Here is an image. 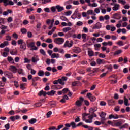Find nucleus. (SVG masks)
I'll return each instance as SVG.
<instances>
[{
    "instance_id": "0eeeda50",
    "label": "nucleus",
    "mask_w": 130,
    "mask_h": 130,
    "mask_svg": "<svg viewBox=\"0 0 130 130\" xmlns=\"http://www.w3.org/2000/svg\"><path fill=\"white\" fill-rule=\"evenodd\" d=\"M73 52H75V53H80V52H82V50L81 48L76 47L74 49H73Z\"/></svg>"
},
{
    "instance_id": "2eb2a0df",
    "label": "nucleus",
    "mask_w": 130,
    "mask_h": 130,
    "mask_svg": "<svg viewBox=\"0 0 130 130\" xmlns=\"http://www.w3.org/2000/svg\"><path fill=\"white\" fill-rule=\"evenodd\" d=\"M119 8V5L117 4H115L114 7H113V11H117Z\"/></svg>"
},
{
    "instance_id": "e2e57ef3",
    "label": "nucleus",
    "mask_w": 130,
    "mask_h": 130,
    "mask_svg": "<svg viewBox=\"0 0 130 130\" xmlns=\"http://www.w3.org/2000/svg\"><path fill=\"white\" fill-rule=\"evenodd\" d=\"M7 60H8L9 62H11V61H13L14 59H13V58L12 57H8L7 58Z\"/></svg>"
},
{
    "instance_id": "e433bc0d",
    "label": "nucleus",
    "mask_w": 130,
    "mask_h": 130,
    "mask_svg": "<svg viewBox=\"0 0 130 130\" xmlns=\"http://www.w3.org/2000/svg\"><path fill=\"white\" fill-rule=\"evenodd\" d=\"M99 57H101L102 58H105L106 57L105 54H102V53L99 54Z\"/></svg>"
},
{
    "instance_id": "4d7b16f0",
    "label": "nucleus",
    "mask_w": 130,
    "mask_h": 130,
    "mask_svg": "<svg viewBox=\"0 0 130 130\" xmlns=\"http://www.w3.org/2000/svg\"><path fill=\"white\" fill-rule=\"evenodd\" d=\"M118 16H119V14L118 13H115L113 15V17L114 19H117V17H118Z\"/></svg>"
},
{
    "instance_id": "0e129e2a",
    "label": "nucleus",
    "mask_w": 130,
    "mask_h": 130,
    "mask_svg": "<svg viewBox=\"0 0 130 130\" xmlns=\"http://www.w3.org/2000/svg\"><path fill=\"white\" fill-rule=\"evenodd\" d=\"M12 36L14 37V38H16V39L18 38V34H17L16 32L14 33L12 35Z\"/></svg>"
},
{
    "instance_id": "423d86ee",
    "label": "nucleus",
    "mask_w": 130,
    "mask_h": 130,
    "mask_svg": "<svg viewBox=\"0 0 130 130\" xmlns=\"http://www.w3.org/2000/svg\"><path fill=\"white\" fill-rule=\"evenodd\" d=\"M58 83L59 84L61 85V86H64V82H61V79H60V78L58 79L57 80H55L53 82V84H54V85H57Z\"/></svg>"
},
{
    "instance_id": "5701e85b",
    "label": "nucleus",
    "mask_w": 130,
    "mask_h": 130,
    "mask_svg": "<svg viewBox=\"0 0 130 130\" xmlns=\"http://www.w3.org/2000/svg\"><path fill=\"white\" fill-rule=\"evenodd\" d=\"M62 92L63 94H67L68 92H70V90L69 89V88H65L62 90Z\"/></svg>"
},
{
    "instance_id": "58836bf2",
    "label": "nucleus",
    "mask_w": 130,
    "mask_h": 130,
    "mask_svg": "<svg viewBox=\"0 0 130 130\" xmlns=\"http://www.w3.org/2000/svg\"><path fill=\"white\" fill-rule=\"evenodd\" d=\"M117 44L119 45V46H123V42L122 41H119L117 42Z\"/></svg>"
},
{
    "instance_id": "ddd939ff",
    "label": "nucleus",
    "mask_w": 130,
    "mask_h": 130,
    "mask_svg": "<svg viewBox=\"0 0 130 130\" xmlns=\"http://www.w3.org/2000/svg\"><path fill=\"white\" fill-rule=\"evenodd\" d=\"M112 118H114V119H117V118H118V115H116L115 116L112 114L110 115L109 116V119H111Z\"/></svg>"
},
{
    "instance_id": "774afa93",
    "label": "nucleus",
    "mask_w": 130,
    "mask_h": 130,
    "mask_svg": "<svg viewBox=\"0 0 130 130\" xmlns=\"http://www.w3.org/2000/svg\"><path fill=\"white\" fill-rule=\"evenodd\" d=\"M71 54H65V57L66 58H71Z\"/></svg>"
},
{
    "instance_id": "79ce46f5",
    "label": "nucleus",
    "mask_w": 130,
    "mask_h": 130,
    "mask_svg": "<svg viewBox=\"0 0 130 130\" xmlns=\"http://www.w3.org/2000/svg\"><path fill=\"white\" fill-rule=\"evenodd\" d=\"M107 70H109V71H110V72L112 71V65L110 64L107 67Z\"/></svg>"
},
{
    "instance_id": "4be33fe9",
    "label": "nucleus",
    "mask_w": 130,
    "mask_h": 130,
    "mask_svg": "<svg viewBox=\"0 0 130 130\" xmlns=\"http://www.w3.org/2000/svg\"><path fill=\"white\" fill-rule=\"evenodd\" d=\"M122 52V50H118L117 51H116L115 53H114V55H118V54H120Z\"/></svg>"
},
{
    "instance_id": "bb28decb",
    "label": "nucleus",
    "mask_w": 130,
    "mask_h": 130,
    "mask_svg": "<svg viewBox=\"0 0 130 130\" xmlns=\"http://www.w3.org/2000/svg\"><path fill=\"white\" fill-rule=\"evenodd\" d=\"M88 54L89 56H94V51H88Z\"/></svg>"
},
{
    "instance_id": "f8f14e48",
    "label": "nucleus",
    "mask_w": 130,
    "mask_h": 130,
    "mask_svg": "<svg viewBox=\"0 0 130 130\" xmlns=\"http://www.w3.org/2000/svg\"><path fill=\"white\" fill-rule=\"evenodd\" d=\"M56 9H57L58 12H61L62 11H63V10H64L63 7H61L59 5H56Z\"/></svg>"
},
{
    "instance_id": "4468645a",
    "label": "nucleus",
    "mask_w": 130,
    "mask_h": 130,
    "mask_svg": "<svg viewBox=\"0 0 130 130\" xmlns=\"http://www.w3.org/2000/svg\"><path fill=\"white\" fill-rule=\"evenodd\" d=\"M96 62H97L98 64L100 65V64H101V63H105V60H102L100 58H98L96 60Z\"/></svg>"
},
{
    "instance_id": "c9c22d12",
    "label": "nucleus",
    "mask_w": 130,
    "mask_h": 130,
    "mask_svg": "<svg viewBox=\"0 0 130 130\" xmlns=\"http://www.w3.org/2000/svg\"><path fill=\"white\" fill-rule=\"evenodd\" d=\"M40 53H41V54H42L43 55H46L45 51H44V50L42 49L40 50Z\"/></svg>"
},
{
    "instance_id": "a19ab883",
    "label": "nucleus",
    "mask_w": 130,
    "mask_h": 130,
    "mask_svg": "<svg viewBox=\"0 0 130 130\" xmlns=\"http://www.w3.org/2000/svg\"><path fill=\"white\" fill-rule=\"evenodd\" d=\"M64 14L66 16H70L72 14V11L69 10L66 12H64Z\"/></svg>"
},
{
    "instance_id": "ea45409f",
    "label": "nucleus",
    "mask_w": 130,
    "mask_h": 130,
    "mask_svg": "<svg viewBox=\"0 0 130 130\" xmlns=\"http://www.w3.org/2000/svg\"><path fill=\"white\" fill-rule=\"evenodd\" d=\"M60 80H61V82H64V81H67V80H68V78L66 76H63L61 77Z\"/></svg>"
},
{
    "instance_id": "393cba45",
    "label": "nucleus",
    "mask_w": 130,
    "mask_h": 130,
    "mask_svg": "<svg viewBox=\"0 0 130 130\" xmlns=\"http://www.w3.org/2000/svg\"><path fill=\"white\" fill-rule=\"evenodd\" d=\"M71 29H72V28H71V27H65V28H63L62 31H63V32H68V31H70Z\"/></svg>"
},
{
    "instance_id": "3c124183",
    "label": "nucleus",
    "mask_w": 130,
    "mask_h": 130,
    "mask_svg": "<svg viewBox=\"0 0 130 130\" xmlns=\"http://www.w3.org/2000/svg\"><path fill=\"white\" fill-rule=\"evenodd\" d=\"M82 38L84 39V40H86L87 38V35L86 34H82Z\"/></svg>"
},
{
    "instance_id": "a211bd4d",
    "label": "nucleus",
    "mask_w": 130,
    "mask_h": 130,
    "mask_svg": "<svg viewBox=\"0 0 130 130\" xmlns=\"http://www.w3.org/2000/svg\"><path fill=\"white\" fill-rule=\"evenodd\" d=\"M28 121L30 124H34V123H35V122H36V121H37V119H36L35 118H32Z\"/></svg>"
},
{
    "instance_id": "13d9d810",
    "label": "nucleus",
    "mask_w": 130,
    "mask_h": 130,
    "mask_svg": "<svg viewBox=\"0 0 130 130\" xmlns=\"http://www.w3.org/2000/svg\"><path fill=\"white\" fill-rule=\"evenodd\" d=\"M14 86L16 87V88H18L19 87V84L18 83L17 81H14Z\"/></svg>"
},
{
    "instance_id": "c03bdc74",
    "label": "nucleus",
    "mask_w": 130,
    "mask_h": 130,
    "mask_svg": "<svg viewBox=\"0 0 130 130\" xmlns=\"http://www.w3.org/2000/svg\"><path fill=\"white\" fill-rule=\"evenodd\" d=\"M118 2L120 3V4H122V5H125L126 4V2L123 0H118Z\"/></svg>"
},
{
    "instance_id": "dca6fc26",
    "label": "nucleus",
    "mask_w": 130,
    "mask_h": 130,
    "mask_svg": "<svg viewBox=\"0 0 130 130\" xmlns=\"http://www.w3.org/2000/svg\"><path fill=\"white\" fill-rule=\"evenodd\" d=\"M124 105L126 106H128V105H129V104H128V100L125 96L124 97Z\"/></svg>"
},
{
    "instance_id": "f257e3e1",
    "label": "nucleus",
    "mask_w": 130,
    "mask_h": 130,
    "mask_svg": "<svg viewBox=\"0 0 130 130\" xmlns=\"http://www.w3.org/2000/svg\"><path fill=\"white\" fill-rule=\"evenodd\" d=\"M96 110L93 108H90L89 110V113H84L82 114V120L87 123L93 122V118L96 117L97 115L95 113Z\"/></svg>"
},
{
    "instance_id": "473e14b6",
    "label": "nucleus",
    "mask_w": 130,
    "mask_h": 130,
    "mask_svg": "<svg viewBox=\"0 0 130 130\" xmlns=\"http://www.w3.org/2000/svg\"><path fill=\"white\" fill-rule=\"evenodd\" d=\"M21 32L22 34H26V33H27V29L26 28H22Z\"/></svg>"
},
{
    "instance_id": "20e7f679",
    "label": "nucleus",
    "mask_w": 130,
    "mask_h": 130,
    "mask_svg": "<svg viewBox=\"0 0 130 130\" xmlns=\"http://www.w3.org/2000/svg\"><path fill=\"white\" fill-rule=\"evenodd\" d=\"M27 47H31V48L30 50H37L38 48L37 47L35 46V42H31L30 43L27 45Z\"/></svg>"
},
{
    "instance_id": "b1692460",
    "label": "nucleus",
    "mask_w": 130,
    "mask_h": 130,
    "mask_svg": "<svg viewBox=\"0 0 130 130\" xmlns=\"http://www.w3.org/2000/svg\"><path fill=\"white\" fill-rule=\"evenodd\" d=\"M121 124H122V123L121 122H120V121L117 122L114 124L113 126H120V125H121Z\"/></svg>"
},
{
    "instance_id": "412c9836",
    "label": "nucleus",
    "mask_w": 130,
    "mask_h": 130,
    "mask_svg": "<svg viewBox=\"0 0 130 130\" xmlns=\"http://www.w3.org/2000/svg\"><path fill=\"white\" fill-rule=\"evenodd\" d=\"M65 127H64L62 130H69V127H70L71 126V123L69 124V123H66L65 124Z\"/></svg>"
},
{
    "instance_id": "680f3d73",
    "label": "nucleus",
    "mask_w": 130,
    "mask_h": 130,
    "mask_svg": "<svg viewBox=\"0 0 130 130\" xmlns=\"http://www.w3.org/2000/svg\"><path fill=\"white\" fill-rule=\"evenodd\" d=\"M76 25H77V26H82L83 25V22L78 21L77 22Z\"/></svg>"
},
{
    "instance_id": "bf43d9fd",
    "label": "nucleus",
    "mask_w": 130,
    "mask_h": 130,
    "mask_svg": "<svg viewBox=\"0 0 130 130\" xmlns=\"http://www.w3.org/2000/svg\"><path fill=\"white\" fill-rule=\"evenodd\" d=\"M8 114L14 115V114H15V111L14 110H11L8 112Z\"/></svg>"
},
{
    "instance_id": "5fc2aeb1",
    "label": "nucleus",
    "mask_w": 130,
    "mask_h": 130,
    "mask_svg": "<svg viewBox=\"0 0 130 130\" xmlns=\"http://www.w3.org/2000/svg\"><path fill=\"white\" fill-rule=\"evenodd\" d=\"M56 7L53 6L51 8V10L53 12V13H54V12H56Z\"/></svg>"
},
{
    "instance_id": "4c0bfd02",
    "label": "nucleus",
    "mask_w": 130,
    "mask_h": 130,
    "mask_svg": "<svg viewBox=\"0 0 130 130\" xmlns=\"http://www.w3.org/2000/svg\"><path fill=\"white\" fill-rule=\"evenodd\" d=\"M84 104H85L86 105V106H89V105H90V102H89L88 101V100H86L84 99Z\"/></svg>"
},
{
    "instance_id": "72a5a7b5",
    "label": "nucleus",
    "mask_w": 130,
    "mask_h": 130,
    "mask_svg": "<svg viewBox=\"0 0 130 130\" xmlns=\"http://www.w3.org/2000/svg\"><path fill=\"white\" fill-rule=\"evenodd\" d=\"M31 62V60H29L28 59V58H24V63H30Z\"/></svg>"
},
{
    "instance_id": "39448f33",
    "label": "nucleus",
    "mask_w": 130,
    "mask_h": 130,
    "mask_svg": "<svg viewBox=\"0 0 130 130\" xmlns=\"http://www.w3.org/2000/svg\"><path fill=\"white\" fill-rule=\"evenodd\" d=\"M86 97L90 100V101L93 102L96 100V97L92 95V93L88 92L86 94Z\"/></svg>"
},
{
    "instance_id": "f3484780",
    "label": "nucleus",
    "mask_w": 130,
    "mask_h": 130,
    "mask_svg": "<svg viewBox=\"0 0 130 130\" xmlns=\"http://www.w3.org/2000/svg\"><path fill=\"white\" fill-rule=\"evenodd\" d=\"M20 48L21 49H23V50H26V43H23V44H22V45H20Z\"/></svg>"
},
{
    "instance_id": "7ed1b4c3",
    "label": "nucleus",
    "mask_w": 130,
    "mask_h": 130,
    "mask_svg": "<svg viewBox=\"0 0 130 130\" xmlns=\"http://www.w3.org/2000/svg\"><path fill=\"white\" fill-rule=\"evenodd\" d=\"M84 101V98L83 97H80L79 100H77L75 102V105L76 106H78V107H81L82 106V103Z\"/></svg>"
},
{
    "instance_id": "c756f323",
    "label": "nucleus",
    "mask_w": 130,
    "mask_h": 130,
    "mask_svg": "<svg viewBox=\"0 0 130 130\" xmlns=\"http://www.w3.org/2000/svg\"><path fill=\"white\" fill-rule=\"evenodd\" d=\"M60 19L62 21H67V22H69V19H68V18H67V17H66L65 16H61Z\"/></svg>"
},
{
    "instance_id": "f03ea898",
    "label": "nucleus",
    "mask_w": 130,
    "mask_h": 130,
    "mask_svg": "<svg viewBox=\"0 0 130 130\" xmlns=\"http://www.w3.org/2000/svg\"><path fill=\"white\" fill-rule=\"evenodd\" d=\"M54 42L56 44H62L64 42V39L62 38H57L54 39Z\"/></svg>"
},
{
    "instance_id": "49530a36",
    "label": "nucleus",
    "mask_w": 130,
    "mask_h": 130,
    "mask_svg": "<svg viewBox=\"0 0 130 130\" xmlns=\"http://www.w3.org/2000/svg\"><path fill=\"white\" fill-rule=\"evenodd\" d=\"M47 43H51L52 42V40L50 38H48L45 41Z\"/></svg>"
},
{
    "instance_id": "6e6552de",
    "label": "nucleus",
    "mask_w": 130,
    "mask_h": 130,
    "mask_svg": "<svg viewBox=\"0 0 130 130\" xmlns=\"http://www.w3.org/2000/svg\"><path fill=\"white\" fill-rule=\"evenodd\" d=\"M10 70L11 71H12V72L14 73V74H16V73H17V70H18L17 69V68L15 66H10Z\"/></svg>"
},
{
    "instance_id": "9b49d317",
    "label": "nucleus",
    "mask_w": 130,
    "mask_h": 130,
    "mask_svg": "<svg viewBox=\"0 0 130 130\" xmlns=\"http://www.w3.org/2000/svg\"><path fill=\"white\" fill-rule=\"evenodd\" d=\"M55 93H56V91L52 90L51 91L47 92V95H48V96H54Z\"/></svg>"
},
{
    "instance_id": "cd10ccee",
    "label": "nucleus",
    "mask_w": 130,
    "mask_h": 130,
    "mask_svg": "<svg viewBox=\"0 0 130 130\" xmlns=\"http://www.w3.org/2000/svg\"><path fill=\"white\" fill-rule=\"evenodd\" d=\"M38 80H40V77L37 76V77H35L32 78V82H36V81H38Z\"/></svg>"
},
{
    "instance_id": "9d476101",
    "label": "nucleus",
    "mask_w": 130,
    "mask_h": 130,
    "mask_svg": "<svg viewBox=\"0 0 130 130\" xmlns=\"http://www.w3.org/2000/svg\"><path fill=\"white\" fill-rule=\"evenodd\" d=\"M44 96V97H45L46 95H47V92L46 91H44L43 90H41L39 93H38L39 96Z\"/></svg>"
},
{
    "instance_id": "09e8293b",
    "label": "nucleus",
    "mask_w": 130,
    "mask_h": 130,
    "mask_svg": "<svg viewBox=\"0 0 130 130\" xmlns=\"http://www.w3.org/2000/svg\"><path fill=\"white\" fill-rule=\"evenodd\" d=\"M100 105L101 106H105V105H106V102L104 101H101L100 103Z\"/></svg>"
},
{
    "instance_id": "338daca9",
    "label": "nucleus",
    "mask_w": 130,
    "mask_h": 130,
    "mask_svg": "<svg viewBox=\"0 0 130 130\" xmlns=\"http://www.w3.org/2000/svg\"><path fill=\"white\" fill-rule=\"evenodd\" d=\"M94 124H95V125H100L101 124V122L95 121L94 122Z\"/></svg>"
},
{
    "instance_id": "6ab92c4d",
    "label": "nucleus",
    "mask_w": 130,
    "mask_h": 130,
    "mask_svg": "<svg viewBox=\"0 0 130 130\" xmlns=\"http://www.w3.org/2000/svg\"><path fill=\"white\" fill-rule=\"evenodd\" d=\"M86 14H87V15H93V16H96V14L93 13L92 10H89L86 12Z\"/></svg>"
},
{
    "instance_id": "a18cd8bd",
    "label": "nucleus",
    "mask_w": 130,
    "mask_h": 130,
    "mask_svg": "<svg viewBox=\"0 0 130 130\" xmlns=\"http://www.w3.org/2000/svg\"><path fill=\"white\" fill-rule=\"evenodd\" d=\"M27 36L29 38H31L32 36H33V34L30 31H28L27 32Z\"/></svg>"
},
{
    "instance_id": "052dcab7",
    "label": "nucleus",
    "mask_w": 130,
    "mask_h": 130,
    "mask_svg": "<svg viewBox=\"0 0 130 130\" xmlns=\"http://www.w3.org/2000/svg\"><path fill=\"white\" fill-rule=\"evenodd\" d=\"M119 98V96L117 93H115L114 95V99H118Z\"/></svg>"
},
{
    "instance_id": "1a4fd4ad",
    "label": "nucleus",
    "mask_w": 130,
    "mask_h": 130,
    "mask_svg": "<svg viewBox=\"0 0 130 130\" xmlns=\"http://www.w3.org/2000/svg\"><path fill=\"white\" fill-rule=\"evenodd\" d=\"M101 27H102L101 23H100V22H98L93 26L92 29H100V28H101Z\"/></svg>"
},
{
    "instance_id": "7c9ffc66",
    "label": "nucleus",
    "mask_w": 130,
    "mask_h": 130,
    "mask_svg": "<svg viewBox=\"0 0 130 130\" xmlns=\"http://www.w3.org/2000/svg\"><path fill=\"white\" fill-rule=\"evenodd\" d=\"M17 43L18 44L21 45L22 44H23L24 43H25L24 42H23V40L22 39H20V40H19L18 41H17Z\"/></svg>"
},
{
    "instance_id": "8fccbe9b",
    "label": "nucleus",
    "mask_w": 130,
    "mask_h": 130,
    "mask_svg": "<svg viewBox=\"0 0 130 130\" xmlns=\"http://www.w3.org/2000/svg\"><path fill=\"white\" fill-rule=\"evenodd\" d=\"M99 71V68H94L92 70V73L93 74H95V73H98Z\"/></svg>"
},
{
    "instance_id": "864d4df0",
    "label": "nucleus",
    "mask_w": 130,
    "mask_h": 130,
    "mask_svg": "<svg viewBox=\"0 0 130 130\" xmlns=\"http://www.w3.org/2000/svg\"><path fill=\"white\" fill-rule=\"evenodd\" d=\"M24 85L25 84H20V89H21V90H24L26 89V87H25Z\"/></svg>"
},
{
    "instance_id": "f704fd0d",
    "label": "nucleus",
    "mask_w": 130,
    "mask_h": 130,
    "mask_svg": "<svg viewBox=\"0 0 130 130\" xmlns=\"http://www.w3.org/2000/svg\"><path fill=\"white\" fill-rule=\"evenodd\" d=\"M32 11H34L33 8H28L26 10V13H27V14H30Z\"/></svg>"
},
{
    "instance_id": "6e6d98bb",
    "label": "nucleus",
    "mask_w": 130,
    "mask_h": 130,
    "mask_svg": "<svg viewBox=\"0 0 130 130\" xmlns=\"http://www.w3.org/2000/svg\"><path fill=\"white\" fill-rule=\"evenodd\" d=\"M73 44H74V42H73V41H71L70 43L68 44V45L67 46V47H72L73 46Z\"/></svg>"
},
{
    "instance_id": "a878e982",
    "label": "nucleus",
    "mask_w": 130,
    "mask_h": 130,
    "mask_svg": "<svg viewBox=\"0 0 130 130\" xmlns=\"http://www.w3.org/2000/svg\"><path fill=\"white\" fill-rule=\"evenodd\" d=\"M6 89L4 88H0V94H6Z\"/></svg>"
},
{
    "instance_id": "603ef678",
    "label": "nucleus",
    "mask_w": 130,
    "mask_h": 130,
    "mask_svg": "<svg viewBox=\"0 0 130 130\" xmlns=\"http://www.w3.org/2000/svg\"><path fill=\"white\" fill-rule=\"evenodd\" d=\"M5 127L6 130L10 129V124L9 123H7V124H6L5 125Z\"/></svg>"
},
{
    "instance_id": "37998d69",
    "label": "nucleus",
    "mask_w": 130,
    "mask_h": 130,
    "mask_svg": "<svg viewBox=\"0 0 130 130\" xmlns=\"http://www.w3.org/2000/svg\"><path fill=\"white\" fill-rule=\"evenodd\" d=\"M52 114V112H51V111H49L47 114H46V116L47 118H49V117H50V115Z\"/></svg>"
},
{
    "instance_id": "69168bd1",
    "label": "nucleus",
    "mask_w": 130,
    "mask_h": 130,
    "mask_svg": "<svg viewBox=\"0 0 130 130\" xmlns=\"http://www.w3.org/2000/svg\"><path fill=\"white\" fill-rule=\"evenodd\" d=\"M23 25H28V24H29V21L27 20H25L23 21Z\"/></svg>"
},
{
    "instance_id": "de8ad7c7",
    "label": "nucleus",
    "mask_w": 130,
    "mask_h": 130,
    "mask_svg": "<svg viewBox=\"0 0 130 130\" xmlns=\"http://www.w3.org/2000/svg\"><path fill=\"white\" fill-rule=\"evenodd\" d=\"M120 109V107L117 106H116V107L114 109V110H115V111H119Z\"/></svg>"
},
{
    "instance_id": "aec40b11",
    "label": "nucleus",
    "mask_w": 130,
    "mask_h": 130,
    "mask_svg": "<svg viewBox=\"0 0 130 130\" xmlns=\"http://www.w3.org/2000/svg\"><path fill=\"white\" fill-rule=\"evenodd\" d=\"M38 75L40 77H42V76H44V71H43L42 70H40L39 71V72L38 73Z\"/></svg>"
},
{
    "instance_id": "c85d7f7f",
    "label": "nucleus",
    "mask_w": 130,
    "mask_h": 130,
    "mask_svg": "<svg viewBox=\"0 0 130 130\" xmlns=\"http://www.w3.org/2000/svg\"><path fill=\"white\" fill-rule=\"evenodd\" d=\"M70 125L72 126V128H76V127H77V125H76V124L75 123V122H72L70 123Z\"/></svg>"
},
{
    "instance_id": "2f4dec72",
    "label": "nucleus",
    "mask_w": 130,
    "mask_h": 130,
    "mask_svg": "<svg viewBox=\"0 0 130 130\" xmlns=\"http://www.w3.org/2000/svg\"><path fill=\"white\" fill-rule=\"evenodd\" d=\"M42 1V4H47L48 3H50L51 2V0H41Z\"/></svg>"
}]
</instances>
